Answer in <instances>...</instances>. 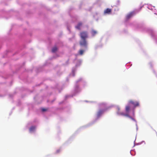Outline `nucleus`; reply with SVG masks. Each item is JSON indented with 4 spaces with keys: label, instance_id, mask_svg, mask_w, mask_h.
<instances>
[{
    "label": "nucleus",
    "instance_id": "1",
    "mask_svg": "<svg viewBox=\"0 0 157 157\" xmlns=\"http://www.w3.org/2000/svg\"><path fill=\"white\" fill-rule=\"evenodd\" d=\"M80 36L81 38L79 41L80 45L85 48H87V43L86 39L88 37V33L87 31H82L80 33Z\"/></svg>",
    "mask_w": 157,
    "mask_h": 157
},
{
    "label": "nucleus",
    "instance_id": "2",
    "mask_svg": "<svg viewBox=\"0 0 157 157\" xmlns=\"http://www.w3.org/2000/svg\"><path fill=\"white\" fill-rule=\"evenodd\" d=\"M129 103L133 105L135 107L139 106V102L137 101H134L131 100L129 101Z\"/></svg>",
    "mask_w": 157,
    "mask_h": 157
},
{
    "label": "nucleus",
    "instance_id": "3",
    "mask_svg": "<svg viewBox=\"0 0 157 157\" xmlns=\"http://www.w3.org/2000/svg\"><path fill=\"white\" fill-rule=\"evenodd\" d=\"M135 14L134 12H132L127 15L126 17L127 19H129L132 17Z\"/></svg>",
    "mask_w": 157,
    "mask_h": 157
},
{
    "label": "nucleus",
    "instance_id": "4",
    "mask_svg": "<svg viewBox=\"0 0 157 157\" xmlns=\"http://www.w3.org/2000/svg\"><path fill=\"white\" fill-rule=\"evenodd\" d=\"M82 25V22H79L78 23L77 25L75 26V28L78 30H81V28Z\"/></svg>",
    "mask_w": 157,
    "mask_h": 157
},
{
    "label": "nucleus",
    "instance_id": "5",
    "mask_svg": "<svg viewBox=\"0 0 157 157\" xmlns=\"http://www.w3.org/2000/svg\"><path fill=\"white\" fill-rule=\"evenodd\" d=\"M104 112V110L100 109L99 110L97 113V116L98 117H100L103 113Z\"/></svg>",
    "mask_w": 157,
    "mask_h": 157
},
{
    "label": "nucleus",
    "instance_id": "6",
    "mask_svg": "<svg viewBox=\"0 0 157 157\" xmlns=\"http://www.w3.org/2000/svg\"><path fill=\"white\" fill-rule=\"evenodd\" d=\"M112 11V10L110 9L107 8L105 10L104 13L105 14H109Z\"/></svg>",
    "mask_w": 157,
    "mask_h": 157
},
{
    "label": "nucleus",
    "instance_id": "7",
    "mask_svg": "<svg viewBox=\"0 0 157 157\" xmlns=\"http://www.w3.org/2000/svg\"><path fill=\"white\" fill-rule=\"evenodd\" d=\"M97 32L94 30L93 29L91 31V33L92 35L94 36L97 33Z\"/></svg>",
    "mask_w": 157,
    "mask_h": 157
},
{
    "label": "nucleus",
    "instance_id": "8",
    "mask_svg": "<svg viewBox=\"0 0 157 157\" xmlns=\"http://www.w3.org/2000/svg\"><path fill=\"white\" fill-rule=\"evenodd\" d=\"M124 116L128 117L131 119L133 121H134L135 122H136V121L135 120V119H134V118H132V117H131L128 114H125Z\"/></svg>",
    "mask_w": 157,
    "mask_h": 157
},
{
    "label": "nucleus",
    "instance_id": "9",
    "mask_svg": "<svg viewBox=\"0 0 157 157\" xmlns=\"http://www.w3.org/2000/svg\"><path fill=\"white\" fill-rule=\"evenodd\" d=\"M35 128H36V127L35 126H32L29 129L30 132H32L34 131Z\"/></svg>",
    "mask_w": 157,
    "mask_h": 157
},
{
    "label": "nucleus",
    "instance_id": "10",
    "mask_svg": "<svg viewBox=\"0 0 157 157\" xmlns=\"http://www.w3.org/2000/svg\"><path fill=\"white\" fill-rule=\"evenodd\" d=\"M57 50V48L56 46H55L53 47L52 49V52H56Z\"/></svg>",
    "mask_w": 157,
    "mask_h": 157
},
{
    "label": "nucleus",
    "instance_id": "11",
    "mask_svg": "<svg viewBox=\"0 0 157 157\" xmlns=\"http://www.w3.org/2000/svg\"><path fill=\"white\" fill-rule=\"evenodd\" d=\"M130 106L129 105L126 106L125 108V110L126 112L128 113L130 109Z\"/></svg>",
    "mask_w": 157,
    "mask_h": 157
},
{
    "label": "nucleus",
    "instance_id": "12",
    "mask_svg": "<svg viewBox=\"0 0 157 157\" xmlns=\"http://www.w3.org/2000/svg\"><path fill=\"white\" fill-rule=\"evenodd\" d=\"M84 52V51L82 50H80L79 51V53L80 55H82L83 52Z\"/></svg>",
    "mask_w": 157,
    "mask_h": 157
},
{
    "label": "nucleus",
    "instance_id": "13",
    "mask_svg": "<svg viewBox=\"0 0 157 157\" xmlns=\"http://www.w3.org/2000/svg\"><path fill=\"white\" fill-rule=\"evenodd\" d=\"M118 114L121 115L123 116H124L125 114L122 112H120L119 111H118L117 112Z\"/></svg>",
    "mask_w": 157,
    "mask_h": 157
},
{
    "label": "nucleus",
    "instance_id": "14",
    "mask_svg": "<svg viewBox=\"0 0 157 157\" xmlns=\"http://www.w3.org/2000/svg\"><path fill=\"white\" fill-rule=\"evenodd\" d=\"M42 110L43 112H44V111H46L47 110V109H46L43 108L42 109Z\"/></svg>",
    "mask_w": 157,
    "mask_h": 157
},
{
    "label": "nucleus",
    "instance_id": "15",
    "mask_svg": "<svg viewBox=\"0 0 157 157\" xmlns=\"http://www.w3.org/2000/svg\"><path fill=\"white\" fill-rule=\"evenodd\" d=\"M149 65L150 66V67H152V63H149Z\"/></svg>",
    "mask_w": 157,
    "mask_h": 157
},
{
    "label": "nucleus",
    "instance_id": "16",
    "mask_svg": "<svg viewBox=\"0 0 157 157\" xmlns=\"http://www.w3.org/2000/svg\"><path fill=\"white\" fill-rule=\"evenodd\" d=\"M100 105L101 106H102V105L105 106V105L106 104L104 103H102L100 104Z\"/></svg>",
    "mask_w": 157,
    "mask_h": 157
},
{
    "label": "nucleus",
    "instance_id": "17",
    "mask_svg": "<svg viewBox=\"0 0 157 157\" xmlns=\"http://www.w3.org/2000/svg\"><path fill=\"white\" fill-rule=\"evenodd\" d=\"M117 109L118 110V111H119V110L120 109V108L119 107H117Z\"/></svg>",
    "mask_w": 157,
    "mask_h": 157
},
{
    "label": "nucleus",
    "instance_id": "18",
    "mask_svg": "<svg viewBox=\"0 0 157 157\" xmlns=\"http://www.w3.org/2000/svg\"><path fill=\"white\" fill-rule=\"evenodd\" d=\"M60 151V150H58L57 151V153H58Z\"/></svg>",
    "mask_w": 157,
    "mask_h": 157
}]
</instances>
